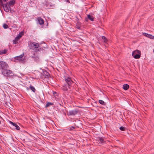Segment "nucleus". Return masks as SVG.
<instances>
[{
    "label": "nucleus",
    "mask_w": 154,
    "mask_h": 154,
    "mask_svg": "<svg viewBox=\"0 0 154 154\" xmlns=\"http://www.w3.org/2000/svg\"><path fill=\"white\" fill-rule=\"evenodd\" d=\"M141 52L140 51L137 50L134 51L132 53V56L135 59H139L140 57Z\"/></svg>",
    "instance_id": "2"
},
{
    "label": "nucleus",
    "mask_w": 154,
    "mask_h": 154,
    "mask_svg": "<svg viewBox=\"0 0 154 154\" xmlns=\"http://www.w3.org/2000/svg\"><path fill=\"white\" fill-rule=\"evenodd\" d=\"M122 131H125V128L124 127L121 126L119 128Z\"/></svg>",
    "instance_id": "21"
},
{
    "label": "nucleus",
    "mask_w": 154,
    "mask_h": 154,
    "mask_svg": "<svg viewBox=\"0 0 154 154\" xmlns=\"http://www.w3.org/2000/svg\"><path fill=\"white\" fill-rule=\"evenodd\" d=\"M30 49L38 48L39 46V44L36 42H31L29 45Z\"/></svg>",
    "instance_id": "3"
},
{
    "label": "nucleus",
    "mask_w": 154,
    "mask_h": 154,
    "mask_svg": "<svg viewBox=\"0 0 154 154\" xmlns=\"http://www.w3.org/2000/svg\"><path fill=\"white\" fill-rule=\"evenodd\" d=\"M99 103L100 104L102 105H105V102L102 100H99Z\"/></svg>",
    "instance_id": "20"
},
{
    "label": "nucleus",
    "mask_w": 154,
    "mask_h": 154,
    "mask_svg": "<svg viewBox=\"0 0 154 154\" xmlns=\"http://www.w3.org/2000/svg\"><path fill=\"white\" fill-rule=\"evenodd\" d=\"M72 128H73V129H74L75 127H72Z\"/></svg>",
    "instance_id": "29"
},
{
    "label": "nucleus",
    "mask_w": 154,
    "mask_h": 154,
    "mask_svg": "<svg viewBox=\"0 0 154 154\" xmlns=\"http://www.w3.org/2000/svg\"><path fill=\"white\" fill-rule=\"evenodd\" d=\"M78 113V111L76 109L69 110L67 112V115L69 116H74Z\"/></svg>",
    "instance_id": "4"
},
{
    "label": "nucleus",
    "mask_w": 154,
    "mask_h": 154,
    "mask_svg": "<svg viewBox=\"0 0 154 154\" xmlns=\"http://www.w3.org/2000/svg\"><path fill=\"white\" fill-rule=\"evenodd\" d=\"M129 88V86L128 84H125L123 85V88L125 90H127Z\"/></svg>",
    "instance_id": "13"
},
{
    "label": "nucleus",
    "mask_w": 154,
    "mask_h": 154,
    "mask_svg": "<svg viewBox=\"0 0 154 154\" xmlns=\"http://www.w3.org/2000/svg\"><path fill=\"white\" fill-rule=\"evenodd\" d=\"M0 66L1 67V69H2V70H5V69L7 66V64L3 61H0Z\"/></svg>",
    "instance_id": "6"
},
{
    "label": "nucleus",
    "mask_w": 154,
    "mask_h": 154,
    "mask_svg": "<svg viewBox=\"0 0 154 154\" xmlns=\"http://www.w3.org/2000/svg\"><path fill=\"white\" fill-rule=\"evenodd\" d=\"M11 124L13 126L15 127L17 130H19L20 129V127L16 124L12 122H11Z\"/></svg>",
    "instance_id": "12"
},
{
    "label": "nucleus",
    "mask_w": 154,
    "mask_h": 154,
    "mask_svg": "<svg viewBox=\"0 0 154 154\" xmlns=\"http://www.w3.org/2000/svg\"><path fill=\"white\" fill-rule=\"evenodd\" d=\"M2 73L5 76H11L14 75L11 71L8 69H5L2 71Z\"/></svg>",
    "instance_id": "1"
},
{
    "label": "nucleus",
    "mask_w": 154,
    "mask_h": 154,
    "mask_svg": "<svg viewBox=\"0 0 154 154\" xmlns=\"http://www.w3.org/2000/svg\"><path fill=\"white\" fill-rule=\"evenodd\" d=\"M29 88L32 91H33L34 92H35L36 90L34 87L32 85H30V86Z\"/></svg>",
    "instance_id": "17"
},
{
    "label": "nucleus",
    "mask_w": 154,
    "mask_h": 154,
    "mask_svg": "<svg viewBox=\"0 0 154 154\" xmlns=\"http://www.w3.org/2000/svg\"><path fill=\"white\" fill-rule=\"evenodd\" d=\"M15 2L14 0H12L9 2V5L10 6L13 5L14 4Z\"/></svg>",
    "instance_id": "15"
},
{
    "label": "nucleus",
    "mask_w": 154,
    "mask_h": 154,
    "mask_svg": "<svg viewBox=\"0 0 154 154\" xmlns=\"http://www.w3.org/2000/svg\"><path fill=\"white\" fill-rule=\"evenodd\" d=\"M3 8L5 11L6 12H8L9 10L6 5L3 6Z\"/></svg>",
    "instance_id": "16"
},
{
    "label": "nucleus",
    "mask_w": 154,
    "mask_h": 154,
    "mask_svg": "<svg viewBox=\"0 0 154 154\" xmlns=\"http://www.w3.org/2000/svg\"><path fill=\"white\" fill-rule=\"evenodd\" d=\"M37 20L40 25L43 24L44 23V20L41 18L38 17L37 18Z\"/></svg>",
    "instance_id": "8"
},
{
    "label": "nucleus",
    "mask_w": 154,
    "mask_h": 154,
    "mask_svg": "<svg viewBox=\"0 0 154 154\" xmlns=\"http://www.w3.org/2000/svg\"><path fill=\"white\" fill-rule=\"evenodd\" d=\"M143 34L144 35L146 36V37L149 38H150L152 39H154V36H153L151 35L146 33H143Z\"/></svg>",
    "instance_id": "7"
},
{
    "label": "nucleus",
    "mask_w": 154,
    "mask_h": 154,
    "mask_svg": "<svg viewBox=\"0 0 154 154\" xmlns=\"http://www.w3.org/2000/svg\"><path fill=\"white\" fill-rule=\"evenodd\" d=\"M8 1V0H2V3H3V1L5 2H6L7 1ZM3 4V3H2Z\"/></svg>",
    "instance_id": "28"
},
{
    "label": "nucleus",
    "mask_w": 154,
    "mask_h": 154,
    "mask_svg": "<svg viewBox=\"0 0 154 154\" xmlns=\"http://www.w3.org/2000/svg\"><path fill=\"white\" fill-rule=\"evenodd\" d=\"M8 51L7 49H5L4 50H2V52L3 53V54H5Z\"/></svg>",
    "instance_id": "25"
},
{
    "label": "nucleus",
    "mask_w": 154,
    "mask_h": 154,
    "mask_svg": "<svg viewBox=\"0 0 154 154\" xmlns=\"http://www.w3.org/2000/svg\"><path fill=\"white\" fill-rule=\"evenodd\" d=\"M78 29H80V27H78Z\"/></svg>",
    "instance_id": "30"
},
{
    "label": "nucleus",
    "mask_w": 154,
    "mask_h": 154,
    "mask_svg": "<svg viewBox=\"0 0 154 154\" xmlns=\"http://www.w3.org/2000/svg\"><path fill=\"white\" fill-rule=\"evenodd\" d=\"M65 81L68 85V87L71 85L72 83H73V81L71 80L70 77H68L65 78Z\"/></svg>",
    "instance_id": "5"
},
{
    "label": "nucleus",
    "mask_w": 154,
    "mask_h": 154,
    "mask_svg": "<svg viewBox=\"0 0 154 154\" xmlns=\"http://www.w3.org/2000/svg\"><path fill=\"white\" fill-rule=\"evenodd\" d=\"M23 33V32H20L16 37V40H18L22 36Z\"/></svg>",
    "instance_id": "9"
},
{
    "label": "nucleus",
    "mask_w": 154,
    "mask_h": 154,
    "mask_svg": "<svg viewBox=\"0 0 154 154\" xmlns=\"http://www.w3.org/2000/svg\"><path fill=\"white\" fill-rule=\"evenodd\" d=\"M23 55H24L23 54H21L20 55L15 57H14V58L16 60H18L20 61L21 60V58L23 57Z\"/></svg>",
    "instance_id": "10"
},
{
    "label": "nucleus",
    "mask_w": 154,
    "mask_h": 154,
    "mask_svg": "<svg viewBox=\"0 0 154 154\" xmlns=\"http://www.w3.org/2000/svg\"><path fill=\"white\" fill-rule=\"evenodd\" d=\"M88 18L91 21H93L94 20V17L90 15H88Z\"/></svg>",
    "instance_id": "14"
},
{
    "label": "nucleus",
    "mask_w": 154,
    "mask_h": 154,
    "mask_svg": "<svg viewBox=\"0 0 154 154\" xmlns=\"http://www.w3.org/2000/svg\"><path fill=\"white\" fill-rule=\"evenodd\" d=\"M3 27L5 29H7V28H8V26L6 24H4L3 25Z\"/></svg>",
    "instance_id": "19"
},
{
    "label": "nucleus",
    "mask_w": 154,
    "mask_h": 154,
    "mask_svg": "<svg viewBox=\"0 0 154 154\" xmlns=\"http://www.w3.org/2000/svg\"><path fill=\"white\" fill-rule=\"evenodd\" d=\"M0 4L1 5H3V4L2 3V0H0Z\"/></svg>",
    "instance_id": "26"
},
{
    "label": "nucleus",
    "mask_w": 154,
    "mask_h": 154,
    "mask_svg": "<svg viewBox=\"0 0 154 154\" xmlns=\"http://www.w3.org/2000/svg\"><path fill=\"white\" fill-rule=\"evenodd\" d=\"M102 38L104 42H106L107 41L106 38L104 36H102Z\"/></svg>",
    "instance_id": "18"
},
{
    "label": "nucleus",
    "mask_w": 154,
    "mask_h": 154,
    "mask_svg": "<svg viewBox=\"0 0 154 154\" xmlns=\"http://www.w3.org/2000/svg\"><path fill=\"white\" fill-rule=\"evenodd\" d=\"M3 54V53L2 52V50L0 51V55Z\"/></svg>",
    "instance_id": "27"
},
{
    "label": "nucleus",
    "mask_w": 154,
    "mask_h": 154,
    "mask_svg": "<svg viewBox=\"0 0 154 154\" xmlns=\"http://www.w3.org/2000/svg\"><path fill=\"white\" fill-rule=\"evenodd\" d=\"M63 89L65 91H66L68 90L66 86H63Z\"/></svg>",
    "instance_id": "22"
},
{
    "label": "nucleus",
    "mask_w": 154,
    "mask_h": 154,
    "mask_svg": "<svg viewBox=\"0 0 154 154\" xmlns=\"http://www.w3.org/2000/svg\"><path fill=\"white\" fill-rule=\"evenodd\" d=\"M53 103H48L46 105V107H47L48 106H49L52 105Z\"/></svg>",
    "instance_id": "23"
},
{
    "label": "nucleus",
    "mask_w": 154,
    "mask_h": 154,
    "mask_svg": "<svg viewBox=\"0 0 154 154\" xmlns=\"http://www.w3.org/2000/svg\"><path fill=\"white\" fill-rule=\"evenodd\" d=\"M97 140L98 142L101 143H104V140L103 139L102 137H99L97 138Z\"/></svg>",
    "instance_id": "11"
},
{
    "label": "nucleus",
    "mask_w": 154,
    "mask_h": 154,
    "mask_svg": "<svg viewBox=\"0 0 154 154\" xmlns=\"http://www.w3.org/2000/svg\"><path fill=\"white\" fill-rule=\"evenodd\" d=\"M18 41V40H16V38H15V39L13 40V43L14 44H16L17 43V41Z\"/></svg>",
    "instance_id": "24"
}]
</instances>
